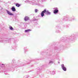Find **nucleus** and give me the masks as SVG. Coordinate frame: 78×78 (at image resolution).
<instances>
[{"mask_svg": "<svg viewBox=\"0 0 78 78\" xmlns=\"http://www.w3.org/2000/svg\"><path fill=\"white\" fill-rule=\"evenodd\" d=\"M61 66L62 67V68L64 71H66V70H67V69L64 66V64H62L61 65Z\"/></svg>", "mask_w": 78, "mask_h": 78, "instance_id": "f257e3e1", "label": "nucleus"}, {"mask_svg": "<svg viewBox=\"0 0 78 78\" xmlns=\"http://www.w3.org/2000/svg\"><path fill=\"white\" fill-rule=\"evenodd\" d=\"M54 9L55 10L54 11V14H56L58 12V9L57 8H54Z\"/></svg>", "mask_w": 78, "mask_h": 78, "instance_id": "f03ea898", "label": "nucleus"}, {"mask_svg": "<svg viewBox=\"0 0 78 78\" xmlns=\"http://www.w3.org/2000/svg\"><path fill=\"white\" fill-rule=\"evenodd\" d=\"M46 12V10L45 9L44 11H43L41 13V15L42 17H43L44 16V13Z\"/></svg>", "mask_w": 78, "mask_h": 78, "instance_id": "7ed1b4c3", "label": "nucleus"}, {"mask_svg": "<svg viewBox=\"0 0 78 78\" xmlns=\"http://www.w3.org/2000/svg\"><path fill=\"white\" fill-rule=\"evenodd\" d=\"M6 12L7 14L10 16H13L14 15L13 14L10 12L8 10H7Z\"/></svg>", "mask_w": 78, "mask_h": 78, "instance_id": "20e7f679", "label": "nucleus"}, {"mask_svg": "<svg viewBox=\"0 0 78 78\" xmlns=\"http://www.w3.org/2000/svg\"><path fill=\"white\" fill-rule=\"evenodd\" d=\"M29 17H28V16H26L24 17V20H25V21H27V20H29Z\"/></svg>", "mask_w": 78, "mask_h": 78, "instance_id": "39448f33", "label": "nucleus"}, {"mask_svg": "<svg viewBox=\"0 0 78 78\" xmlns=\"http://www.w3.org/2000/svg\"><path fill=\"white\" fill-rule=\"evenodd\" d=\"M55 62V61H49V62L48 64H53Z\"/></svg>", "mask_w": 78, "mask_h": 78, "instance_id": "423d86ee", "label": "nucleus"}, {"mask_svg": "<svg viewBox=\"0 0 78 78\" xmlns=\"http://www.w3.org/2000/svg\"><path fill=\"white\" fill-rule=\"evenodd\" d=\"M12 11H16V9H15V7H12Z\"/></svg>", "mask_w": 78, "mask_h": 78, "instance_id": "0eeeda50", "label": "nucleus"}, {"mask_svg": "<svg viewBox=\"0 0 78 78\" xmlns=\"http://www.w3.org/2000/svg\"><path fill=\"white\" fill-rule=\"evenodd\" d=\"M31 31V30L30 29H28L27 30H25V33H27V32H29V31Z\"/></svg>", "mask_w": 78, "mask_h": 78, "instance_id": "6e6552de", "label": "nucleus"}, {"mask_svg": "<svg viewBox=\"0 0 78 78\" xmlns=\"http://www.w3.org/2000/svg\"><path fill=\"white\" fill-rule=\"evenodd\" d=\"M46 13L47 14H48V15H50V14H51V13L50 12H49V11H48V10L46 11Z\"/></svg>", "mask_w": 78, "mask_h": 78, "instance_id": "1a4fd4ad", "label": "nucleus"}, {"mask_svg": "<svg viewBox=\"0 0 78 78\" xmlns=\"http://www.w3.org/2000/svg\"><path fill=\"white\" fill-rule=\"evenodd\" d=\"M9 29L11 30H14V29H13V28H12V27L11 26H9Z\"/></svg>", "mask_w": 78, "mask_h": 78, "instance_id": "9d476101", "label": "nucleus"}, {"mask_svg": "<svg viewBox=\"0 0 78 78\" xmlns=\"http://www.w3.org/2000/svg\"><path fill=\"white\" fill-rule=\"evenodd\" d=\"M16 6H17V7H19L20 6V5L18 4H16Z\"/></svg>", "mask_w": 78, "mask_h": 78, "instance_id": "9b49d317", "label": "nucleus"}, {"mask_svg": "<svg viewBox=\"0 0 78 78\" xmlns=\"http://www.w3.org/2000/svg\"><path fill=\"white\" fill-rule=\"evenodd\" d=\"M37 11H38V9H35V12H37Z\"/></svg>", "mask_w": 78, "mask_h": 78, "instance_id": "f8f14e48", "label": "nucleus"}, {"mask_svg": "<svg viewBox=\"0 0 78 78\" xmlns=\"http://www.w3.org/2000/svg\"><path fill=\"white\" fill-rule=\"evenodd\" d=\"M2 65H4V64H2Z\"/></svg>", "mask_w": 78, "mask_h": 78, "instance_id": "ddd939ff", "label": "nucleus"}]
</instances>
